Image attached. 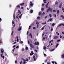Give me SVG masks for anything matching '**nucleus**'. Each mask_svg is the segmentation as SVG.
<instances>
[{"label":"nucleus","mask_w":64,"mask_h":64,"mask_svg":"<svg viewBox=\"0 0 64 64\" xmlns=\"http://www.w3.org/2000/svg\"><path fill=\"white\" fill-rule=\"evenodd\" d=\"M30 7H33V6H34V4L32 3V2H30Z\"/></svg>","instance_id":"f257e3e1"},{"label":"nucleus","mask_w":64,"mask_h":64,"mask_svg":"<svg viewBox=\"0 0 64 64\" xmlns=\"http://www.w3.org/2000/svg\"><path fill=\"white\" fill-rule=\"evenodd\" d=\"M22 29V28L21 26H20L19 27L18 29V31H20Z\"/></svg>","instance_id":"f03ea898"},{"label":"nucleus","mask_w":64,"mask_h":64,"mask_svg":"<svg viewBox=\"0 0 64 64\" xmlns=\"http://www.w3.org/2000/svg\"><path fill=\"white\" fill-rule=\"evenodd\" d=\"M30 46L32 48H34L35 47V46H34L33 47V45H32V44H30Z\"/></svg>","instance_id":"7ed1b4c3"},{"label":"nucleus","mask_w":64,"mask_h":64,"mask_svg":"<svg viewBox=\"0 0 64 64\" xmlns=\"http://www.w3.org/2000/svg\"><path fill=\"white\" fill-rule=\"evenodd\" d=\"M62 6V3L61 2L60 3V5L59 6L60 8H61Z\"/></svg>","instance_id":"20e7f679"},{"label":"nucleus","mask_w":64,"mask_h":64,"mask_svg":"<svg viewBox=\"0 0 64 64\" xmlns=\"http://www.w3.org/2000/svg\"><path fill=\"white\" fill-rule=\"evenodd\" d=\"M35 44L36 45H39V43L38 42H36L35 43Z\"/></svg>","instance_id":"39448f33"},{"label":"nucleus","mask_w":64,"mask_h":64,"mask_svg":"<svg viewBox=\"0 0 64 64\" xmlns=\"http://www.w3.org/2000/svg\"><path fill=\"white\" fill-rule=\"evenodd\" d=\"M64 26V24H61L58 26V27H61V26Z\"/></svg>","instance_id":"423d86ee"},{"label":"nucleus","mask_w":64,"mask_h":64,"mask_svg":"<svg viewBox=\"0 0 64 64\" xmlns=\"http://www.w3.org/2000/svg\"><path fill=\"white\" fill-rule=\"evenodd\" d=\"M54 39H57L58 38V36H55L54 37Z\"/></svg>","instance_id":"0eeeda50"},{"label":"nucleus","mask_w":64,"mask_h":64,"mask_svg":"<svg viewBox=\"0 0 64 64\" xmlns=\"http://www.w3.org/2000/svg\"><path fill=\"white\" fill-rule=\"evenodd\" d=\"M29 36H30V37L31 38H33V37L32 36V33H30L29 35Z\"/></svg>","instance_id":"6e6552de"},{"label":"nucleus","mask_w":64,"mask_h":64,"mask_svg":"<svg viewBox=\"0 0 64 64\" xmlns=\"http://www.w3.org/2000/svg\"><path fill=\"white\" fill-rule=\"evenodd\" d=\"M33 12V10H32L30 11V13L31 14H32Z\"/></svg>","instance_id":"1a4fd4ad"},{"label":"nucleus","mask_w":64,"mask_h":64,"mask_svg":"<svg viewBox=\"0 0 64 64\" xmlns=\"http://www.w3.org/2000/svg\"><path fill=\"white\" fill-rule=\"evenodd\" d=\"M47 0H44V3H47V2H46Z\"/></svg>","instance_id":"9d476101"},{"label":"nucleus","mask_w":64,"mask_h":64,"mask_svg":"<svg viewBox=\"0 0 64 64\" xmlns=\"http://www.w3.org/2000/svg\"><path fill=\"white\" fill-rule=\"evenodd\" d=\"M39 15L40 16H41L42 15V12H40L39 13Z\"/></svg>","instance_id":"9b49d317"},{"label":"nucleus","mask_w":64,"mask_h":64,"mask_svg":"<svg viewBox=\"0 0 64 64\" xmlns=\"http://www.w3.org/2000/svg\"><path fill=\"white\" fill-rule=\"evenodd\" d=\"M57 14H59V12H60V11H59V10H57Z\"/></svg>","instance_id":"f8f14e48"},{"label":"nucleus","mask_w":64,"mask_h":64,"mask_svg":"<svg viewBox=\"0 0 64 64\" xmlns=\"http://www.w3.org/2000/svg\"><path fill=\"white\" fill-rule=\"evenodd\" d=\"M24 3H23L22 4H20V6H24Z\"/></svg>","instance_id":"ddd939ff"},{"label":"nucleus","mask_w":64,"mask_h":64,"mask_svg":"<svg viewBox=\"0 0 64 64\" xmlns=\"http://www.w3.org/2000/svg\"><path fill=\"white\" fill-rule=\"evenodd\" d=\"M33 58L34 59V61H35L36 60V59L35 58V56H34L33 57Z\"/></svg>","instance_id":"4468645a"},{"label":"nucleus","mask_w":64,"mask_h":64,"mask_svg":"<svg viewBox=\"0 0 64 64\" xmlns=\"http://www.w3.org/2000/svg\"><path fill=\"white\" fill-rule=\"evenodd\" d=\"M52 10L53 8H48V10H49V11H52Z\"/></svg>","instance_id":"2eb2a0df"},{"label":"nucleus","mask_w":64,"mask_h":64,"mask_svg":"<svg viewBox=\"0 0 64 64\" xmlns=\"http://www.w3.org/2000/svg\"><path fill=\"white\" fill-rule=\"evenodd\" d=\"M14 19H15V14L14 13Z\"/></svg>","instance_id":"dca6fc26"},{"label":"nucleus","mask_w":64,"mask_h":64,"mask_svg":"<svg viewBox=\"0 0 64 64\" xmlns=\"http://www.w3.org/2000/svg\"><path fill=\"white\" fill-rule=\"evenodd\" d=\"M18 13L19 14H21V12L20 10H18Z\"/></svg>","instance_id":"f3484780"},{"label":"nucleus","mask_w":64,"mask_h":64,"mask_svg":"<svg viewBox=\"0 0 64 64\" xmlns=\"http://www.w3.org/2000/svg\"><path fill=\"white\" fill-rule=\"evenodd\" d=\"M62 58L63 59L64 58V54H63L62 56Z\"/></svg>","instance_id":"a211bd4d"},{"label":"nucleus","mask_w":64,"mask_h":64,"mask_svg":"<svg viewBox=\"0 0 64 64\" xmlns=\"http://www.w3.org/2000/svg\"><path fill=\"white\" fill-rule=\"evenodd\" d=\"M2 58H3V59H4L5 58V57H4V56H3V55H2Z\"/></svg>","instance_id":"6ab92c4d"},{"label":"nucleus","mask_w":64,"mask_h":64,"mask_svg":"<svg viewBox=\"0 0 64 64\" xmlns=\"http://www.w3.org/2000/svg\"><path fill=\"white\" fill-rule=\"evenodd\" d=\"M2 50H3V49H2L1 52H2V53H3L4 52V50L2 51Z\"/></svg>","instance_id":"aec40b11"},{"label":"nucleus","mask_w":64,"mask_h":64,"mask_svg":"<svg viewBox=\"0 0 64 64\" xmlns=\"http://www.w3.org/2000/svg\"><path fill=\"white\" fill-rule=\"evenodd\" d=\"M34 55L36 56V58H38V55H37V54H34Z\"/></svg>","instance_id":"412c9836"},{"label":"nucleus","mask_w":64,"mask_h":64,"mask_svg":"<svg viewBox=\"0 0 64 64\" xmlns=\"http://www.w3.org/2000/svg\"><path fill=\"white\" fill-rule=\"evenodd\" d=\"M17 42H19V39H18V37H17Z\"/></svg>","instance_id":"4be33fe9"},{"label":"nucleus","mask_w":64,"mask_h":64,"mask_svg":"<svg viewBox=\"0 0 64 64\" xmlns=\"http://www.w3.org/2000/svg\"><path fill=\"white\" fill-rule=\"evenodd\" d=\"M61 18H62L63 19H64V16H63L62 15L60 16Z\"/></svg>","instance_id":"5701e85b"},{"label":"nucleus","mask_w":64,"mask_h":64,"mask_svg":"<svg viewBox=\"0 0 64 64\" xmlns=\"http://www.w3.org/2000/svg\"><path fill=\"white\" fill-rule=\"evenodd\" d=\"M55 24L53 23L52 24V27H54V26H55Z\"/></svg>","instance_id":"b1692460"},{"label":"nucleus","mask_w":64,"mask_h":64,"mask_svg":"<svg viewBox=\"0 0 64 64\" xmlns=\"http://www.w3.org/2000/svg\"><path fill=\"white\" fill-rule=\"evenodd\" d=\"M54 50H55V49H53L52 50H50V52H52L53 51H54Z\"/></svg>","instance_id":"393cba45"},{"label":"nucleus","mask_w":64,"mask_h":64,"mask_svg":"<svg viewBox=\"0 0 64 64\" xmlns=\"http://www.w3.org/2000/svg\"><path fill=\"white\" fill-rule=\"evenodd\" d=\"M46 22H45V23H44L42 24V25H46Z\"/></svg>","instance_id":"a878e982"},{"label":"nucleus","mask_w":64,"mask_h":64,"mask_svg":"<svg viewBox=\"0 0 64 64\" xmlns=\"http://www.w3.org/2000/svg\"><path fill=\"white\" fill-rule=\"evenodd\" d=\"M61 40H58L57 41V42H60Z\"/></svg>","instance_id":"bb28decb"},{"label":"nucleus","mask_w":64,"mask_h":64,"mask_svg":"<svg viewBox=\"0 0 64 64\" xmlns=\"http://www.w3.org/2000/svg\"><path fill=\"white\" fill-rule=\"evenodd\" d=\"M46 49H47L46 47V46H44V50H46Z\"/></svg>","instance_id":"cd10ccee"},{"label":"nucleus","mask_w":64,"mask_h":64,"mask_svg":"<svg viewBox=\"0 0 64 64\" xmlns=\"http://www.w3.org/2000/svg\"><path fill=\"white\" fill-rule=\"evenodd\" d=\"M17 8H20V5H18L17 6Z\"/></svg>","instance_id":"c85d7f7f"},{"label":"nucleus","mask_w":64,"mask_h":64,"mask_svg":"<svg viewBox=\"0 0 64 64\" xmlns=\"http://www.w3.org/2000/svg\"><path fill=\"white\" fill-rule=\"evenodd\" d=\"M59 44H57L56 45V47H57H57H58V46H59Z\"/></svg>","instance_id":"c756f323"},{"label":"nucleus","mask_w":64,"mask_h":64,"mask_svg":"<svg viewBox=\"0 0 64 64\" xmlns=\"http://www.w3.org/2000/svg\"><path fill=\"white\" fill-rule=\"evenodd\" d=\"M58 2H56V5H58Z\"/></svg>","instance_id":"7c9ffc66"},{"label":"nucleus","mask_w":64,"mask_h":64,"mask_svg":"<svg viewBox=\"0 0 64 64\" xmlns=\"http://www.w3.org/2000/svg\"><path fill=\"white\" fill-rule=\"evenodd\" d=\"M14 33V32L13 31L12 32V36H13V33Z\"/></svg>","instance_id":"2f4dec72"},{"label":"nucleus","mask_w":64,"mask_h":64,"mask_svg":"<svg viewBox=\"0 0 64 64\" xmlns=\"http://www.w3.org/2000/svg\"><path fill=\"white\" fill-rule=\"evenodd\" d=\"M38 18V19H40V18H40V17L38 16V17L37 18Z\"/></svg>","instance_id":"473e14b6"},{"label":"nucleus","mask_w":64,"mask_h":64,"mask_svg":"<svg viewBox=\"0 0 64 64\" xmlns=\"http://www.w3.org/2000/svg\"><path fill=\"white\" fill-rule=\"evenodd\" d=\"M49 21H52V19L50 18V19Z\"/></svg>","instance_id":"72a5a7b5"},{"label":"nucleus","mask_w":64,"mask_h":64,"mask_svg":"<svg viewBox=\"0 0 64 64\" xmlns=\"http://www.w3.org/2000/svg\"><path fill=\"white\" fill-rule=\"evenodd\" d=\"M52 64H55V62H54L53 61H52Z\"/></svg>","instance_id":"f704fd0d"},{"label":"nucleus","mask_w":64,"mask_h":64,"mask_svg":"<svg viewBox=\"0 0 64 64\" xmlns=\"http://www.w3.org/2000/svg\"><path fill=\"white\" fill-rule=\"evenodd\" d=\"M47 61H48V60H46V61H45V63H47Z\"/></svg>","instance_id":"c9c22d12"},{"label":"nucleus","mask_w":64,"mask_h":64,"mask_svg":"<svg viewBox=\"0 0 64 64\" xmlns=\"http://www.w3.org/2000/svg\"><path fill=\"white\" fill-rule=\"evenodd\" d=\"M42 14V15H45V12H44Z\"/></svg>","instance_id":"e433bc0d"},{"label":"nucleus","mask_w":64,"mask_h":64,"mask_svg":"<svg viewBox=\"0 0 64 64\" xmlns=\"http://www.w3.org/2000/svg\"><path fill=\"white\" fill-rule=\"evenodd\" d=\"M31 26H30L29 27V28H28V29L29 30L30 29H31Z\"/></svg>","instance_id":"4c0bfd02"},{"label":"nucleus","mask_w":64,"mask_h":64,"mask_svg":"<svg viewBox=\"0 0 64 64\" xmlns=\"http://www.w3.org/2000/svg\"><path fill=\"white\" fill-rule=\"evenodd\" d=\"M44 28H45L44 27L42 28V30H44Z\"/></svg>","instance_id":"58836bf2"},{"label":"nucleus","mask_w":64,"mask_h":64,"mask_svg":"<svg viewBox=\"0 0 64 64\" xmlns=\"http://www.w3.org/2000/svg\"><path fill=\"white\" fill-rule=\"evenodd\" d=\"M42 11H44V8H42Z\"/></svg>","instance_id":"ea45409f"},{"label":"nucleus","mask_w":64,"mask_h":64,"mask_svg":"<svg viewBox=\"0 0 64 64\" xmlns=\"http://www.w3.org/2000/svg\"><path fill=\"white\" fill-rule=\"evenodd\" d=\"M31 53H32V54H34V52H31Z\"/></svg>","instance_id":"a19ab883"},{"label":"nucleus","mask_w":64,"mask_h":64,"mask_svg":"<svg viewBox=\"0 0 64 64\" xmlns=\"http://www.w3.org/2000/svg\"><path fill=\"white\" fill-rule=\"evenodd\" d=\"M49 11V9H48V10H47V12H48Z\"/></svg>","instance_id":"79ce46f5"},{"label":"nucleus","mask_w":64,"mask_h":64,"mask_svg":"<svg viewBox=\"0 0 64 64\" xmlns=\"http://www.w3.org/2000/svg\"><path fill=\"white\" fill-rule=\"evenodd\" d=\"M53 30V29L52 28H51V31H52Z\"/></svg>","instance_id":"37998d69"},{"label":"nucleus","mask_w":64,"mask_h":64,"mask_svg":"<svg viewBox=\"0 0 64 64\" xmlns=\"http://www.w3.org/2000/svg\"><path fill=\"white\" fill-rule=\"evenodd\" d=\"M17 63V61L16 60L15 61V63H16V64Z\"/></svg>","instance_id":"c03bdc74"},{"label":"nucleus","mask_w":64,"mask_h":64,"mask_svg":"<svg viewBox=\"0 0 64 64\" xmlns=\"http://www.w3.org/2000/svg\"><path fill=\"white\" fill-rule=\"evenodd\" d=\"M49 16H50V18H51L52 17V15L51 14H49Z\"/></svg>","instance_id":"a18cd8bd"},{"label":"nucleus","mask_w":64,"mask_h":64,"mask_svg":"<svg viewBox=\"0 0 64 64\" xmlns=\"http://www.w3.org/2000/svg\"><path fill=\"white\" fill-rule=\"evenodd\" d=\"M26 50H28V48L27 47H26Z\"/></svg>","instance_id":"49530a36"},{"label":"nucleus","mask_w":64,"mask_h":64,"mask_svg":"<svg viewBox=\"0 0 64 64\" xmlns=\"http://www.w3.org/2000/svg\"><path fill=\"white\" fill-rule=\"evenodd\" d=\"M29 33V32H28L27 33V36H28V34Z\"/></svg>","instance_id":"de8ad7c7"},{"label":"nucleus","mask_w":64,"mask_h":64,"mask_svg":"<svg viewBox=\"0 0 64 64\" xmlns=\"http://www.w3.org/2000/svg\"><path fill=\"white\" fill-rule=\"evenodd\" d=\"M56 34H57V35H60V34H59V33H58V32H56Z\"/></svg>","instance_id":"09e8293b"},{"label":"nucleus","mask_w":64,"mask_h":64,"mask_svg":"<svg viewBox=\"0 0 64 64\" xmlns=\"http://www.w3.org/2000/svg\"><path fill=\"white\" fill-rule=\"evenodd\" d=\"M53 12H56V10H54Z\"/></svg>","instance_id":"8fccbe9b"},{"label":"nucleus","mask_w":64,"mask_h":64,"mask_svg":"<svg viewBox=\"0 0 64 64\" xmlns=\"http://www.w3.org/2000/svg\"><path fill=\"white\" fill-rule=\"evenodd\" d=\"M1 21H2V19L0 18V22H1Z\"/></svg>","instance_id":"3c124183"},{"label":"nucleus","mask_w":64,"mask_h":64,"mask_svg":"<svg viewBox=\"0 0 64 64\" xmlns=\"http://www.w3.org/2000/svg\"><path fill=\"white\" fill-rule=\"evenodd\" d=\"M30 56H32V55H33V54H30Z\"/></svg>","instance_id":"603ef678"},{"label":"nucleus","mask_w":64,"mask_h":64,"mask_svg":"<svg viewBox=\"0 0 64 64\" xmlns=\"http://www.w3.org/2000/svg\"><path fill=\"white\" fill-rule=\"evenodd\" d=\"M19 17H20V19H21V18L22 17V16H20Z\"/></svg>","instance_id":"864d4df0"},{"label":"nucleus","mask_w":64,"mask_h":64,"mask_svg":"<svg viewBox=\"0 0 64 64\" xmlns=\"http://www.w3.org/2000/svg\"><path fill=\"white\" fill-rule=\"evenodd\" d=\"M20 43H22V44H23V43H24V42H23L22 41L21 42H20Z\"/></svg>","instance_id":"5fc2aeb1"},{"label":"nucleus","mask_w":64,"mask_h":64,"mask_svg":"<svg viewBox=\"0 0 64 64\" xmlns=\"http://www.w3.org/2000/svg\"><path fill=\"white\" fill-rule=\"evenodd\" d=\"M28 44H30V42H29V40L28 41Z\"/></svg>","instance_id":"6e6d98bb"},{"label":"nucleus","mask_w":64,"mask_h":64,"mask_svg":"<svg viewBox=\"0 0 64 64\" xmlns=\"http://www.w3.org/2000/svg\"><path fill=\"white\" fill-rule=\"evenodd\" d=\"M16 49H18L19 48V46H17L16 48Z\"/></svg>","instance_id":"4d7b16f0"},{"label":"nucleus","mask_w":64,"mask_h":64,"mask_svg":"<svg viewBox=\"0 0 64 64\" xmlns=\"http://www.w3.org/2000/svg\"><path fill=\"white\" fill-rule=\"evenodd\" d=\"M46 8H48L49 7H48V6H46Z\"/></svg>","instance_id":"13d9d810"},{"label":"nucleus","mask_w":64,"mask_h":64,"mask_svg":"<svg viewBox=\"0 0 64 64\" xmlns=\"http://www.w3.org/2000/svg\"><path fill=\"white\" fill-rule=\"evenodd\" d=\"M16 45H14V46H13V48H14V47H16Z\"/></svg>","instance_id":"bf43d9fd"},{"label":"nucleus","mask_w":64,"mask_h":64,"mask_svg":"<svg viewBox=\"0 0 64 64\" xmlns=\"http://www.w3.org/2000/svg\"><path fill=\"white\" fill-rule=\"evenodd\" d=\"M14 22H12V24H14Z\"/></svg>","instance_id":"052dcab7"},{"label":"nucleus","mask_w":64,"mask_h":64,"mask_svg":"<svg viewBox=\"0 0 64 64\" xmlns=\"http://www.w3.org/2000/svg\"><path fill=\"white\" fill-rule=\"evenodd\" d=\"M36 27H34V28H33V29H36Z\"/></svg>","instance_id":"680f3d73"},{"label":"nucleus","mask_w":64,"mask_h":64,"mask_svg":"<svg viewBox=\"0 0 64 64\" xmlns=\"http://www.w3.org/2000/svg\"><path fill=\"white\" fill-rule=\"evenodd\" d=\"M22 51H24V49L23 48L22 49Z\"/></svg>","instance_id":"e2e57ef3"},{"label":"nucleus","mask_w":64,"mask_h":64,"mask_svg":"<svg viewBox=\"0 0 64 64\" xmlns=\"http://www.w3.org/2000/svg\"><path fill=\"white\" fill-rule=\"evenodd\" d=\"M0 43L1 44L2 43V41L1 40H0Z\"/></svg>","instance_id":"0e129e2a"},{"label":"nucleus","mask_w":64,"mask_h":64,"mask_svg":"<svg viewBox=\"0 0 64 64\" xmlns=\"http://www.w3.org/2000/svg\"><path fill=\"white\" fill-rule=\"evenodd\" d=\"M62 34H63V35H64V32H62Z\"/></svg>","instance_id":"69168bd1"},{"label":"nucleus","mask_w":64,"mask_h":64,"mask_svg":"<svg viewBox=\"0 0 64 64\" xmlns=\"http://www.w3.org/2000/svg\"><path fill=\"white\" fill-rule=\"evenodd\" d=\"M51 64V62H48V64Z\"/></svg>","instance_id":"338daca9"},{"label":"nucleus","mask_w":64,"mask_h":64,"mask_svg":"<svg viewBox=\"0 0 64 64\" xmlns=\"http://www.w3.org/2000/svg\"><path fill=\"white\" fill-rule=\"evenodd\" d=\"M62 64H64V62H62Z\"/></svg>","instance_id":"774afa93"}]
</instances>
